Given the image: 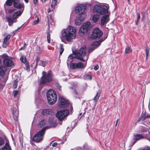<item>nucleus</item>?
I'll use <instances>...</instances> for the list:
<instances>
[{
  "instance_id": "nucleus-64",
  "label": "nucleus",
  "mask_w": 150,
  "mask_h": 150,
  "mask_svg": "<svg viewBox=\"0 0 150 150\" xmlns=\"http://www.w3.org/2000/svg\"><path fill=\"white\" fill-rule=\"evenodd\" d=\"M22 47H21V48L20 49V50H22Z\"/></svg>"
},
{
  "instance_id": "nucleus-57",
  "label": "nucleus",
  "mask_w": 150,
  "mask_h": 150,
  "mask_svg": "<svg viewBox=\"0 0 150 150\" xmlns=\"http://www.w3.org/2000/svg\"><path fill=\"white\" fill-rule=\"evenodd\" d=\"M24 1L26 3H28V0H24Z\"/></svg>"
},
{
  "instance_id": "nucleus-35",
  "label": "nucleus",
  "mask_w": 150,
  "mask_h": 150,
  "mask_svg": "<svg viewBox=\"0 0 150 150\" xmlns=\"http://www.w3.org/2000/svg\"><path fill=\"white\" fill-rule=\"evenodd\" d=\"M132 52V49L129 47H127L125 50V53L127 54L129 53Z\"/></svg>"
},
{
  "instance_id": "nucleus-18",
  "label": "nucleus",
  "mask_w": 150,
  "mask_h": 150,
  "mask_svg": "<svg viewBox=\"0 0 150 150\" xmlns=\"http://www.w3.org/2000/svg\"><path fill=\"white\" fill-rule=\"evenodd\" d=\"M47 63V62L46 61L40 60L38 57H37L36 61V65H37L38 64L39 65H41L43 67H44Z\"/></svg>"
},
{
  "instance_id": "nucleus-29",
  "label": "nucleus",
  "mask_w": 150,
  "mask_h": 150,
  "mask_svg": "<svg viewBox=\"0 0 150 150\" xmlns=\"http://www.w3.org/2000/svg\"><path fill=\"white\" fill-rule=\"evenodd\" d=\"M2 149L3 150H11V147L8 142L6 143L5 146L2 147Z\"/></svg>"
},
{
  "instance_id": "nucleus-38",
  "label": "nucleus",
  "mask_w": 150,
  "mask_h": 150,
  "mask_svg": "<svg viewBox=\"0 0 150 150\" xmlns=\"http://www.w3.org/2000/svg\"><path fill=\"white\" fill-rule=\"evenodd\" d=\"M59 48H60V54H62V52H63L64 50V49L63 47V46L62 45L60 44L59 46Z\"/></svg>"
},
{
  "instance_id": "nucleus-63",
  "label": "nucleus",
  "mask_w": 150,
  "mask_h": 150,
  "mask_svg": "<svg viewBox=\"0 0 150 150\" xmlns=\"http://www.w3.org/2000/svg\"><path fill=\"white\" fill-rule=\"evenodd\" d=\"M117 123L116 122V124H115V126L116 127L117 125Z\"/></svg>"
},
{
  "instance_id": "nucleus-41",
  "label": "nucleus",
  "mask_w": 150,
  "mask_h": 150,
  "mask_svg": "<svg viewBox=\"0 0 150 150\" xmlns=\"http://www.w3.org/2000/svg\"><path fill=\"white\" fill-rule=\"evenodd\" d=\"M25 69L28 71H30V69L29 65L27 63L25 64Z\"/></svg>"
},
{
  "instance_id": "nucleus-3",
  "label": "nucleus",
  "mask_w": 150,
  "mask_h": 150,
  "mask_svg": "<svg viewBox=\"0 0 150 150\" xmlns=\"http://www.w3.org/2000/svg\"><path fill=\"white\" fill-rule=\"evenodd\" d=\"M47 98L50 104H54L57 100V96L56 92L52 89H50L47 93Z\"/></svg>"
},
{
  "instance_id": "nucleus-39",
  "label": "nucleus",
  "mask_w": 150,
  "mask_h": 150,
  "mask_svg": "<svg viewBox=\"0 0 150 150\" xmlns=\"http://www.w3.org/2000/svg\"><path fill=\"white\" fill-rule=\"evenodd\" d=\"M50 35L49 33H47V38L48 42L50 43Z\"/></svg>"
},
{
  "instance_id": "nucleus-12",
  "label": "nucleus",
  "mask_w": 150,
  "mask_h": 150,
  "mask_svg": "<svg viewBox=\"0 0 150 150\" xmlns=\"http://www.w3.org/2000/svg\"><path fill=\"white\" fill-rule=\"evenodd\" d=\"M13 59L11 57H8L6 58L4 60V64L5 66L8 67H11L14 65Z\"/></svg>"
},
{
  "instance_id": "nucleus-26",
  "label": "nucleus",
  "mask_w": 150,
  "mask_h": 150,
  "mask_svg": "<svg viewBox=\"0 0 150 150\" xmlns=\"http://www.w3.org/2000/svg\"><path fill=\"white\" fill-rule=\"evenodd\" d=\"M147 118H150V115L146 112H144L142 114L141 118V120L142 121H143Z\"/></svg>"
},
{
  "instance_id": "nucleus-17",
  "label": "nucleus",
  "mask_w": 150,
  "mask_h": 150,
  "mask_svg": "<svg viewBox=\"0 0 150 150\" xmlns=\"http://www.w3.org/2000/svg\"><path fill=\"white\" fill-rule=\"evenodd\" d=\"M109 15H106L103 16L101 19V24L102 25H104L107 22L109 21Z\"/></svg>"
},
{
  "instance_id": "nucleus-15",
  "label": "nucleus",
  "mask_w": 150,
  "mask_h": 150,
  "mask_svg": "<svg viewBox=\"0 0 150 150\" xmlns=\"http://www.w3.org/2000/svg\"><path fill=\"white\" fill-rule=\"evenodd\" d=\"M99 13L103 15L108 13V8L107 6L105 5H101Z\"/></svg>"
},
{
  "instance_id": "nucleus-1",
  "label": "nucleus",
  "mask_w": 150,
  "mask_h": 150,
  "mask_svg": "<svg viewBox=\"0 0 150 150\" xmlns=\"http://www.w3.org/2000/svg\"><path fill=\"white\" fill-rule=\"evenodd\" d=\"M76 36V30L75 28L69 26L66 29L62 30L60 38L63 42L65 41L66 40L71 42L72 40L75 38Z\"/></svg>"
},
{
  "instance_id": "nucleus-37",
  "label": "nucleus",
  "mask_w": 150,
  "mask_h": 150,
  "mask_svg": "<svg viewBox=\"0 0 150 150\" xmlns=\"http://www.w3.org/2000/svg\"><path fill=\"white\" fill-rule=\"evenodd\" d=\"M18 84V79H16L14 82L13 83V88L15 89L17 87V86Z\"/></svg>"
},
{
  "instance_id": "nucleus-8",
  "label": "nucleus",
  "mask_w": 150,
  "mask_h": 150,
  "mask_svg": "<svg viewBox=\"0 0 150 150\" xmlns=\"http://www.w3.org/2000/svg\"><path fill=\"white\" fill-rule=\"evenodd\" d=\"M59 102L58 106L59 108H65L69 105V102L62 96L59 97Z\"/></svg>"
},
{
  "instance_id": "nucleus-10",
  "label": "nucleus",
  "mask_w": 150,
  "mask_h": 150,
  "mask_svg": "<svg viewBox=\"0 0 150 150\" xmlns=\"http://www.w3.org/2000/svg\"><path fill=\"white\" fill-rule=\"evenodd\" d=\"M86 8V6L83 4L77 5L75 9L77 13H78L79 16H82L85 13L84 10Z\"/></svg>"
},
{
  "instance_id": "nucleus-55",
  "label": "nucleus",
  "mask_w": 150,
  "mask_h": 150,
  "mask_svg": "<svg viewBox=\"0 0 150 150\" xmlns=\"http://www.w3.org/2000/svg\"><path fill=\"white\" fill-rule=\"evenodd\" d=\"M23 25H22L21 26V27L18 28L17 29V30H19V29H21V27H22V26Z\"/></svg>"
},
{
  "instance_id": "nucleus-56",
  "label": "nucleus",
  "mask_w": 150,
  "mask_h": 150,
  "mask_svg": "<svg viewBox=\"0 0 150 150\" xmlns=\"http://www.w3.org/2000/svg\"><path fill=\"white\" fill-rule=\"evenodd\" d=\"M41 1L43 3H45L46 2V0H41Z\"/></svg>"
},
{
  "instance_id": "nucleus-60",
  "label": "nucleus",
  "mask_w": 150,
  "mask_h": 150,
  "mask_svg": "<svg viewBox=\"0 0 150 150\" xmlns=\"http://www.w3.org/2000/svg\"><path fill=\"white\" fill-rule=\"evenodd\" d=\"M118 120H119V119H117V120L116 122L117 123H117L118 122Z\"/></svg>"
},
{
  "instance_id": "nucleus-62",
  "label": "nucleus",
  "mask_w": 150,
  "mask_h": 150,
  "mask_svg": "<svg viewBox=\"0 0 150 150\" xmlns=\"http://www.w3.org/2000/svg\"><path fill=\"white\" fill-rule=\"evenodd\" d=\"M1 60L0 59V64H1Z\"/></svg>"
},
{
  "instance_id": "nucleus-4",
  "label": "nucleus",
  "mask_w": 150,
  "mask_h": 150,
  "mask_svg": "<svg viewBox=\"0 0 150 150\" xmlns=\"http://www.w3.org/2000/svg\"><path fill=\"white\" fill-rule=\"evenodd\" d=\"M45 129V128H43L39 132L36 133L33 138V141L36 142L42 141L43 139Z\"/></svg>"
},
{
  "instance_id": "nucleus-19",
  "label": "nucleus",
  "mask_w": 150,
  "mask_h": 150,
  "mask_svg": "<svg viewBox=\"0 0 150 150\" xmlns=\"http://www.w3.org/2000/svg\"><path fill=\"white\" fill-rule=\"evenodd\" d=\"M144 137L141 134H135L134 135L133 139L136 142V141L141 139L144 138Z\"/></svg>"
},
{
  "instance_id": "nucleus-20",
  "label": "nucleus",
  "mask_w": 150,
  "mask_h": 150,
  "mask_svg": "<svg viewBox=\"0 0 150 150\" xmlns=\"http://www.w3.org/2000/svg\"><path fill=\"white\" fill-rule=\"evenodd\" d=\"M7 71H9L8 70V68L7 67L4 66H1L0 67V75H3L5 72Z\"/></svg>"
},
{
  "instance_id": "nucleus-28",
  "label": "nucleus",
  "mask_w": 150,
  "mask_h": 150,
  "mask_svg": "<svg viewBox=\"0 0 150 150\" xmlns=\"http://www.w3.org/2000/svg\"><path fill=\"white\" fill-rule=\"evenodd\" d=\"M15 0H7L4 4V5H6L7 6H11L13 3H14Z\"/></svg>"
},
{
  "instance_id": "nucleus-42",
  "label": "nucleus",
  "mask_w": 150,
  "mask_h": 150,
  "mask_svg": "<svg viewBox=\"0 0 150 150\" xmlns=\"http://www.w3.org/2000/svg\"><path fill=\"white\" fill-rule=\"evenodd\" d=\"M19 91L17 90L13 92V93L14 96L16 97V96L18 94Z\"/></svg>"
},
{
  "instance_id": "nucleus-9",
  "label": "nucleus",
  "mask_w": 150,
  "mask_h": 150,
  "mask_svg": "<svg viewBox=\"0 0 150 150\" xmlns=\"http://www.w3.org/2000/svg\"><path fill=\"white\" fill-rule=\"evenodd\" d=\"M103 34V32L98 28H96L93 30L91 35V38L93 39L100 38Z\"/></svg>"
},
{
  "instance_id": "nucleus-24",
  "label": "nucleus",
  "mask_w": 150,
  "mask_h": 150,
  "mask_svg": "<svg viewBox=\"0 0 150 150\" xmlns=\"http://www.w3.org/2000/svg\"><path fill=\"white\" fill-rule=\"evenodd\" d=\"M6 18L8 23V25L10 26H11L13 23L16 21H14V20L15 19H13V18L11 16L7 17Z\"/></svg>"
},
{
  "instance_id": "nucleus-49",
  "label": "nucleus",
  "mask_w": 150,
  "mask_h": 150,
  "mask_svg": "<svg viewBox=\"0 0 150 150\" xmlns=\"http://www.w3.org/2000/svg\"><path fill=\"white\" fill-rule=\"evenodd\" d=\"M71 150H82V149L81 147H79L74 149H72Z\"/></svg>"
},
{
  "instance_id": "nucleus-30",
  "label": "nucleus",
  "mask_w": 150,
  "mask_h": 150,
  "mask_svg": "<svg viewBox=\"0 0 150 150\" xmlns=\"http://www.w3.org/2000/svg\"><path fill=\"white\" fill-rule=\"evenodd\" d=\"M100 95V92H98L97 93V94L95 96L94 98H93V100L94 102L96 103L98 100L99 98Z\"/></svg>"
},
{
  "instance_id": "nucleus-43",
  "label": "nucleus",
  "mask_w": 150,
  "mask_h": 150,
  "mask_svg": "<svg viewBox=\"0 0 150 150\" xmlns=\"http://www.w3.org/2000/svg\"><path fill=\"white\" fill-rule=\"evenodd\" d=\"M4 143V142L3 139L0 137V146L3 145Z\"/></svg>"
},
{
  "instance_id": "nucleus-36",
  "label": "nucleus",
  "mask_w": 150,
  "mask_h": 150,
  "mask_svg": "<svg viewBox=\"0 0 150 150\" xmlns=\"http://www.w3.org/2000/svg\"><path fill=\"white\" fill-rule=\"evenodd\" d=\"M20 60L22 62L24 63H26V57L24 56H21L20 58Z\"/></svg>"
},
{
  "instance_id": "nucleus-2",
  "label": "nucleus",
  "mask_w": 150,
  "mask_h": 150,
  "mask_svg": "<svg viewBox=\"0 0 150 150\" xmlns=\"http://www.w3.org/2000/svg\"><path fill=\"white\" fill-rule=\"evenodd\" d=\"M86 48L85 46H83L80 48L75 56L77 59L84 62L87 60L88 59V56L86 54Z\"/></svg>"
},
{
  "instance_id": "nucleus-40",
  "label": "nucleus",
  "mask_w": 150,
  "mask_h": 150,
  "mask_svg": "<svg viewBox=\"0 0 150 150\" xmlns=\"http://www.w3.org/2000/svg\"><path fill=\"white\" fill-rule=\"evenodd\" d=\"M149 48L148 47H146L145 49V51L146 53V57L147 58L148 55H149Z\"/></svg>"
},
{
  "instance_id": "nucleus-52",
  "label": "nucleus",
  "mask_w": 150,
  "mask_h": 150,
  "mask_svg": "<svg viewBox=\"0 0 150 150\" xmlns=\"http://www.w3.org/2000/svg\"><path fill=\"white\" fill-rule=\"evenodd\" d=\"M57 142H55L52 144V146L53 147H55L57 146Z\"/></svg>"
},
{
  "instance_id": "nucleus-48",
  "label": "nucleus",
  "mask_w": 150,
  "mask_h": 150,
  "mask_svg": "<svg viewBox=\"0 0 150 150\" xmlns=\"http://www.w3.org/2000/svg\"><path fill=\"white\" fill-rule=\"evenodd\" d=\"M137 20H139L140 18V16L139 13H137Z\"/></svg>"
},
{
  "instance_id": "nucleus-50",
  "label": "nucleus",
  "mask_w": 150,
  "mask_h": 150,
  "mask_svg": "<svg viewBox=\"0 0 150 150\" xmlns=\"http://www.w3.org/2000/svg\"><path fill=\"white\" fill-rule=\"evenodd\" d=\"M98 68H99V66L98 65H96V66H95V67L94 68V69L95 70H97L98 69Z\"/></svg>"
},
{
  "instance_id": "nucleus-44",
  "label": "nucleus",
  "mask_w": 150,
  "mask_h": 150,
  "mask_svg": "<svg viewBox=\"0 0 150 150\" xmlns=\"http://www.w3.org/2000/svg\"><path fill=\"white\" fill-rule=\"evenodd\" d=\"M39 22V18H37V20L34 21L33 23V24L34 25L37 24Z\"/></svg>"
},
{
  "instance_id": "nucleus-47",
  "label": "nucleus",
  "mask_w": 150,
  "mask_h": 150,
  "mask_svg": "<svg viewBox=\"0 0 150 150\" xmlns=\"http://www.w3.org/2000/svg\"><path fill=\"white\" fill-rule=\"evenodd\" d=\"M74 57L73 56V55L70 54V55L68 57V60H69V59H73Z\"/></svg>"
},
{
  "instance_id": "nucleus-14",
  "label": "nucleus",
  "mask_w": 150,
  "mask_h": 150,
  "mask_svg": "<svg viewBox=\"0 0 150 150\" xmlns=\"http://www.w3.org/2000/svg\"><path fill=\"white\" fill-rule=\"evenodd\" d=\"M13 5L15 8L19 9L23 8L22 11H23L24 8V4L20 3L18 1L15 0L14 2Z\"/></svg>"
},
{
  "instance_id": "nucleus-32",
  "label": "nucleus",
  "mask_w": 150,
  "mask_h": 150,
  "mask_svg": "<svg viewBox=\"0 0 150 150\" xmlns=\"http://www.w3.org/2000/svg\"><path fill=\"white\" fill-rule=\"evenodd\" d=\"M46 122L45 120H43L40 121L38 125V127H41L45 125Z\"/></svg>"
},
{
  "instance_id": "nucleus-31",
  "label": "nucleus",
  "mask_w": 150,
  "mask_h": 150,
  "mask_svg": "<svg viewBox=\"0 0 150 150\" xmlns=\"http://www.w3.org/2000/svg\"><path fill=\"white\" fill-rule=\"evenodd\" d=\"M83 78L86 80H91L92 79V77L91 75L88 74H85L83 76Z\"/></svg>"
},
{
  "instance_id": "nucleus-53",
  "label": "nucleus",
  "mask_w": 150,
  "mask_h": 150,
  "mask_svg": "<svg viewBox=\"0 0 150 150\" xmlns=\"http://www.w3.org/2000/svg\"><path fill=\"white\" fill-rule=\"evenodd\" d=\"M143 150H150V147L147 146Z\"/></svg>"
},
{
  "instance_id": "nucleus-33",
  "label": "nucleus",
  "mask_w": 150,
  "mask_h": 150,
  "mask_svg": "<svg viewBox=\"0 0 150 150\" xmlns=\"http://www.w3.org/2000/svg\"><path fill=\"white\" fill-rule=\"evenodd\" d=\"M50 111L49 110L45 109H44L42 111V114L44 115H47V114H50Z\"/></svg>"
},
{
  "instance_id": "nucleus-13",
  "label": "nucleus",
  "mask_w": 150,
  "mask_h": 150,
  "mask_svg": "<svg viewBox=\"0 0 150 150\" xmlns=\"http://www.w3.org/2000/svg\"><path fill=\"white\" fill-rule=\"evenodd\" d=\"M101 42L99 41H95L92 43V47L89 49V52H91L95 49L97 47L100 45Z\"/></svg>"
},
{
  "instance_id": "nucleus-61",
  "label": "nucleus",
  "mask_w": 150,
  "mask_h": 150,
  "mask_svg": "<svg viewBox=\"0 0 150 150\" xmlns=\"http://www.w3.org/2000/svg\"><path fill=\"white\" fill-rule=\"evenodd\" d=\"M82 114V113L81 112L79 113V115L80 116V115H81Z\"/></svg>"
},
{
  "instance_id": "nucleus-54",
  "label": "nucleus",
  "mask_w": 150,
  "mask_h": 150,
  "mask_svg": "<svg viewBox=\"0 0 150 150\" xmlns=\"http://www.w3.org/2000/svg\"><path fill=\"white\" fill-rule=\"evenodd\" d=\"M139 21V20H137V21L136 22V25H137V24H138V22Z\"/></svg>"
},
{
  "instance_id": "nucleus-6",
  "label": "nucleus",
  "mask_w": 150,
  "mask_h": 150,
  "mask_svg": "<svg viewBox=\"0 0 150 150\" xmlns=\"http://www.w3.org/2000/svg\"><path fill=\"white\" fill-rule=\"evenodd\" d=\"M69 114V111L68 109H65L58 111L56 114V116L60 121L63 120Z\"/></svg>"
},
{
  "instance_id": "nucleus-21",
  "label": "nucleus",
  "mask_w": 150,
  "mask_h": 150,
  "mask_svg": "<svg viewBox=\"0 0 150 150\" xmlns=\"http://www.w3.org/2000/svg\"><path fill=\"white\" fill-rule=\"evenodd\" d=\"M11 35H8L4 39L3 46L4 48H6V43L11 38Z\"/></svg>"
},
{
  "instance_id": "nucleus-5",
  "label": "nucleus",
  "mask_w": 150,
  "mask_h": 150,
  "mask_svg": "<svg viewBox=\"0 0 150 150\" xmlns=\"http://www.w3.org/2000/svg\"><path fill=\"white\" fill-rule=\"evenodd\" d=\"M43 76L41 79L40 83L44 84L47 82H50L52 80V75L51 72H48L46 74L45 71L42 72Z\"/></svg>"
},
{
  "instance_id": "nucleus-11",
  "label": "nucleus",
  "mask_w": 150,
  "mask_h": 150,
  "mask_svg": "<svg viewBox=\"0 0 150 150\" xmlns=\"http://www.w3.org/2000/svg\"><path fill=\"white\" fill-rule=\"evenodd\" d=\"M86 63L83 64L81 62L74 63L70 65L72 69H84L86 67Z\"/></svg>"
},
{
  "instance_id": "nucleus-45",
  "label": "nucleus",
  "mask_w": 150,
  "mask_h": 150,
  "mask_svg": "<svg viewBox=\"0 0 150 150\" xmlns=\"http://www.w3.org/2000/svg\"><path fill=\"white\" fill-rule=\"evenodd\" d=\"M16 9H10L8 11V13H9L11 14L13 12L15 11Z\"/></svg>"
},
{
  "instance_id": "nucleus-22",
  "label": "nucleus",
  "mask_w": 150,
  "mask_h": 150,
  "mask_svg": "<svg viewBox=\"0 0 150 150\" xmlns=\"http://www.w3.org/2000/svg\"><path fill=\"white\" fill-rule=\"evenodd\" d=\"M23 12V11H20L17 12H15L13 16V19H15L18 17L20 16Z\"/></svg>"
},
{
  "instance_id": "nucleus-51",
  "label": "nucleus",
  "mask_w": 150,
  "mask_h": 150,
  "mask_svg": "<svg viewBox=\"0 0 150 150\" xmlns=\"http://www.w3.org/2000/svg\"><path fill=\"white\" fill-rule=\"evenodd\" d=\"M38 0H33V3L34 5H36L38 3Z\"/></svg>"
},
{
  "instance_id": "nucleus-23",
  "label": "nucleus",
  "mask_w": 150,
  "mask_h": 150,
  "mask_svg": "<svg viewBox=\"0 0 150 150\" xmlns=\"http://www.w3.org/2000/svg\"><path fill=\"white\" fill-rule=\"evenodd\" d=\"M100 19V15L98 14L94 15L92 17V20L94 23L98 21Z\"/></svg>"
},
{
  "instance_id": "nucleus-59",
  "label": "nucleus",
  "mask_w": 150,
  "mask_h": 150,
  "mask_svg": "<svg viewBox=\"0 0 150 150\" xmlns=\"http://www.w3.org/2000/svg\"><path fill=\"white\" fill-rule=\"evenodd\" d=\"M74 93H75V94L77 95L78 94L77 92L76 91H74Z\"/></svg>"
},
{
  "instance_id": "nucleus-7",
  "label": "nucleus",
  "mask_w": 150,
  "mask_h": 150,
  "mask_svg": "<svg viewBox=\"0 0 150 150\" xmlns=\"http://www.w3.org/2000/svg\"><path fill=\"white\" fill-rule=\"evenodd\" d=\"M91 23L87 22L83 24L79 30V33L80 34H86L88 30L91 28Z\"/></svg>"
},
{
  "instance_id": "nucleus-34",
  "label": "nucleus",
  "mask_w": 150,
  "mask_h": 150,
  "mask_svg": "<svg viewBox=\"0 0 150 150\" xmlns=\"http://www.w3.org/2000/svg\"><path fill=\"white\" fill-rule=\"evenodd\" d=\"M57 0H52V2L51 4V7L52 8H54L57 5Z\"/></svg>"
},
{
  "instance_id": "nucleus-27",
  "label": "nucleus",
  "mask_w": 150,
  "mask_h": 150,
  "mask_svg": "<svg viewBox=\"0 0 150 150\" xmlns=\"http://www.w3.org/2000/svg\"><path fill=\"white\" fill-rule=\"evenodd\" d=\"M14 118L15 120H17L18 115V111L17 110H13Z\"/></svg>"
},
{
  "instance_id": "nucleus-58",
  "label": "nucleus",
  "mask_w": 150,
  "mask_h": 150,
  "mask_svg": "<svg viewBox=\"0 0 150 150\" xmlns=\"http://www.w3.org/2000/svg\"><path fill=\"white\" fill-rule=\"evenodd\" d=\"M51 11V9L50 8H49L48 9V12H50Z\"/></svg>"
},
{
  "instance_id": "nucleus-16",
  "label": "nucleus",
  "mask_w": 150,
  "mask_h": 150,
  "mask_svg": "<svg viewBox=\"0 0 150 150\" xmlns=\"http://www.w3.org/2000/svg\"><path fill=\"white\" fill-rule=\"evenodd\" d=\"M79 16L76 18L75 21V23L77 25H80L84 20V18L82 16Z\"/></svg>"
},
{
  "instance_id": "nucleus-25",
  "label": "nucleus",
  "mask_w": 150,
  "mask_h": 150,
  "mask_svg": "<svg viewBox=\"0 0 150 150\" xmlns=\"http://www.w3.org/2000/svg\"><path fill=\"white\" fill-rule=\"evenodd\" d=\"M100 6L101 5H95L93 9V12L99 13V12H100Z\"/></svg>"
},
{
  "instance_id": "nucleus-46",
  "label": "nucleus",
  "mask_w": 150,
  "mask_h": 150,
  "mask_svg": "<svg viewBox=\"0 0 150 150\" xmlns=\"http://www.w3.org/2000/svg\"><path fill=\"white\" fill-rule=\"evenodd\" d=\"M56 86L57 89L60 91L61 90V86L59 85V84H56Z\"/></svg>"
}]
</instances>
